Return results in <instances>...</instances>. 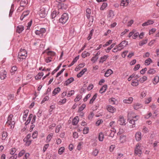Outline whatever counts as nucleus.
Masks as SVG:
<instances>
[{
	"label": "nucleus",
	"mask_w": 159,
	"mask_h": 159,
	"mask_svg": "<svg viewBox=\"0 0 159 159\" xmlns=\"http://www.w3.org/2000/svg\"><path fill=\"white\" fill-rule=\"evenodd\" d=\"M128 119L129 120L131 118H135L136 120L134 119H130L129 121V123L132 124V128L134 127H135V122L137 121L139 118L138 116L135 115L134 113L133 112H129L128 114Z\"/></svg>",
	"instance_id": "nucleus-1"
},
{
	"label": "nucleus",
	"mask_w": 159,
	"mask_h": 159,
	"mask_svg": "<svg viewBox=\"0 0 159 159\" xmlns=\"http://www.w3.org/2000/svg\"><path fill=\"white\" fill-rule=\"evenodd\" d=\"M27 52L25 49L21 48L19 52L17 57V59L19 62L22 61L25 59L27 56Z\"/></svg>",
	"instance_id": "nucleus-2"
},
{
	"label": "nucleus",
	"mask_w": 159,
	"mask_h": 159,
	"mask_svg": "<svg viewBox=\"0 0 159 159\" xmlns=\"http://www.w3.org/2000/svg\"><path fill=\"white\" fill-rule=\"evenodd\" d=\"M13 115L12 114L10 115L7 118V120L6 123V125L7 126L10 125L11 129H13L14 127L15 122L13 120Z\"/></svg>",
	"instance_id": "nucleus-3"
},
{
	"label": "nucleus",
	"mask_w": 159,
	"mask_h": 159,
	"mask_svg": "<svg viewBox=\"0 0 159 159\" xmlns=\"http://www.w3.org/2000/svg\"><path fill=\"white\" fill-rule=\"evenodd\" d=\"M141 145V144L139 143H138L136 144L134 149V154L135 155H138L139 156L142 153V151L140 149Z\"/></svg>",
	"instance_id": "nucleus-4"
},
{
	"label": "nucleus",
	"mask_w": 159,
	"mask_h": 159,
	"mask_svg": "<svg viewBox=\"0 0 159 159\" xmlns=\"http://www.w3.org/2000/svg\"><path fill=\"white\" fill-rule=\"evenodd\" d=\"M68 19V16L67 14L64 13L61 16L59 20V22L62 24H65Z\"/></svg>",
	"instance_id": "nucleus-5"
},
{
	"label": "nucleus",
	"mask_w": 159,
	"mask_h": 159,
	"mask_svg": "<svg viewBox=\"0 0 159 159\" xmlns=\"http://www.w3.org/2000/svg\"><path fill=\"white\" fill-rule=\"evenodd\" d=\"M68 6L64 3H59L57 6V8L55 9H57L58 10L60 9L66 10L68 8Z\"/></svg>",
	"instance_id": "nucleus-6"
},
{
	"label": "nucleus",
	"mask_w": 159,
	"mask_h": 159,
	"mask_svg": "<svg viewBox=\"0 0 159 159\" xmlns=\"http://www.w3.org/2000/svg\"><path fill=\"white\" fill-rule=\"evenodd\" d=\"M128 44V42L125 41H122L118 46V50H121L122 48L127 45Z\"/></svg>",
	"instance_id": "nucleus-7"
},
{
	"label": "nucleus",
	"mask_w": 159,
	"mask_h": 159,
	"mask_svg": "<svg viewBox=\"0 0 159 159\" xmlns=\"http://www.w3.org/2000/svg\"><path fill=\"white\" fill-rule=\"evenodd\" d=\"M7 72L4 69L0 71V78L2 80H4L6 77Z\"/></svg>",
	"instance_id": "nucleus-8"
},
{
	"label": "nucleus",
	"mask_w": 159,
	"mask_h": 159,
	"mask_svg": "<svg viewBox=\"0 0 159 159\" xmlns=\"http://www.w3.org/2000/svg\"><path fill=\"white\" fill-rule=\"evenodd\" d=\"M28 3V1L27 0H21L20 2V7H19V9H21V7H25L27 4ZM25 8L21 9L22 10L24 9Z\"/></svg>",
	"instance_id": "nucleus-9"
},
{
	"label": "nucleus",
	"mask_w": 159,
	"mask_h": 159,
	"mask_svg": "<svg viewBox=\"0 0 159 159\" xmlns=\"http://www.w3.org/2000/svg\"><path fill=\"white\" fill-rule=\"evenodd\" d=\"M107 109L109 112L111 113L115 112L116 111V108L111 105L107 106Z\"/></svg>",
	"instance_id": "nucleus-10"
},
{
	"label": "nucleus",
	"mask_w": 159,
	"mask_h": 159,
	"mask_svg": "<svg viewBox=\"0 0 159 159\" xmlns=\"http://www.w3.org/2000/svg\"><path fill=\"white\" fill-rule=\"evenodd\" d=\"M141 134V133L139 131L137 132L135 134V139L137 141H139L141 140L142 138Z\"/></svg>",
	"instance_id": "nucleus-11"
},
{
	"label": "nucleus",
	"mask_w": 159,
	"mask_h": 159,
	"mask_svg": "<svg viewBox=\"0 0 159 159\" xmlns=\"http://www.w3.org/2000/svg\"><path fill=\"white\" fill-rule=\"evenodd\" d=\"M24 27L23 25H20L16 27V32L20 34L24 30Z\"/></svg>",
	"instance_id": "nucleus-12"
},
{
	"label": "nucleus",
	"mask_w": 159,
	"mask_h": 159,
	"mask_svg": "<svg viewBox=\"0 0 159 159\" xmlns=\"http://www.w3.org/2000/svg\"><path fill=\"white\" fill-rule=\"evenodd\" d=\"M46 32V30L44 28H41L39 30H36L35 33L37 35H40L41 34L44 33Z\"/></svg>",
	"instance_id": "nucleus-13"
},
{
	"label": "nucleus",
	"mask_w": 159,
	"mask_h": 159,
	"mask_svg": "<svg viewBox=\"0 0 159 159\" xmlns=\"http://www.w3.org/2000/svg\"><path fill=\"white\" fill-rule=\"evenodd\" d=\"M119 123L121 125H125V120L122 116H120L118 121Z\"/></svg>",
	"instance_id": "nucleus-14"
},
{
	"label": "nucleus",
	"mask_w": 159,
	"mask_h": 159,
	"mask_svg": "<svg viewBox=\"0 0 159 159\" xmlns=\"http://www.w3.org/2000/svg\"><path fill=\"white\" fill-rule=\"evenodd\" d=\"M113 73V71L111 69H108L106 71L105 73L104 76L105 77H107Z\"/></svg>",
	"instance_id": "nucleus-15"
},
{
	"label": "nucleus",
	"mask_w": 159,
	"mask_h": 159,
	"mask_svg": "<svg viewBox=\"0 0 159 159\" xmlns=\"http://www.w3.org/2000/svg\"><path fill=\"white\" fill-rule=\"evenodd\" d=\"M74 80V79L73 77L68 79L67 80L65 81L64 83V85H68L69 84L71 83Z\"/></svg>",
	"instance_id": "nucleus-16"
},
{
	"label": "nucleus",
	"mask_w": 159,
	"mask_h": 159,
	"mask_svg": "<svg viewBox=\"0 0 159 159\" xmlns=\"http://www.w3.org/2000/svg\"><path fill=\"white\" fill-rule=\"evenodd\" d=\"M142 107V105L139 103H136L134 104V108L135 110H138V109L141 108Z\"/></svg>",
	"instance_id": "nucleus-17"
},
{
	"label": "nucleus",
	"mask_w": 159,
	"mask_h": 159,
	"mask_svg": "<svg viewBox=\"0 0 159 159\" xmlns=\"http://www.w3.org/2000/svg\"><path fill=\"white\" fill-rule=\"evenodd\" d=\"M108 57V56L106 55L101 57L99 61V63H103L105 61H106Z\"/></svg>",
	"instance_id": "nucleus-18"
},
{
	"label": "nucleus",
	"mask_w": 159,
	"mask_h": 159,
	"mask_svg": "<svg viewBox=\"0 0 159 159\" xmlns=\"http://www.w3.org/2000/svg\"><path fill=\"white\" fill-rule=\"evenodd\" d=\"M7 132L3 131L2 133V140H5L7 138Z\"/></svg>",
	"instance_id": "nucleus-19"
},
{
	"label": "nucleus",
	"mask_w": 159,
	"mask_h": 159,
	"mask_svg": "<svg viewBox=\"0 0 159 159\" xmlns=\"http://www.w3.org/2000/svg\"><path fill=\"white\" fill-rule=\"evenodd\" d=\"M133 100V99L132 97H129L127 99H125L123 101V102L125 103L130 104L131 103Z\"/></svg>",
	"instance_id": "nucleus-20"
},
{
	"label": "nucleus",
	"mask_w": 159,
	"mask_h": 159,
	"mask_svg": "<svg viewBox=\"0 0 159 159\" xmlns=\"http://www.w3.org/2000/svg\"><path fill=\"white\" fill-rule=\"evenodd\" d=\"M59 12L58 11H53L51 13V16L52 18H55L57 15H58Z\"/></svg>",
	"instance_id": "nucleus-21"
},
{
	"label": "nucleus",
	"mask_w": 159,
	"mask_h": 159,
	"mask_svg": "<svg viewBox=\"0 0 159 159\" xmlns=\"http://www.w3.org/2000/svg\"><path fill=\"white\" fill-rule=\"evenodd\" d=\"M29 13V11H24L20 17V19L21 20H23L24 18Z\"/></svg>",
	"instance_id": "nucleus-22"
},
{
	"label": "nucleus",
	"mask_w": 159,
	"mask_h": 159,
	"mask_svg": "<svg viewBox=\"0 0 159 159\" xmlns=\"http://www.w3.org/2000/svg\"><path fill=\"white\" fill-rule=\"evenodd\" d=\"M87 70L86 68H84L83 69L79 74L77 75V77L78 78L80 77Z\"/></svg>",
	"instance_id": "nucleus-23"
},
{
	"label": "nucleus",
	"mask_w": 159,
	"mask_h": 159,
	"mask_svg": "<svg viewBox=\"0 0 159 159\" xmlns=\"http://www.w3.org/2000/svg\"><path fill=\"white\" fill-rule=\"evenodd\" d=\"M29 112V110H26L24 111V115L23 116V121L26 120V118Z\"/></svg>",
	"instance_id": "nucleus-24"
},
{
	"label": "nucleus",
	"mask_w": 159,
	"mask_h": 159,
	"mask_svg": "<svg viewBox=\"0 0 159 159\" xmlns=\"http://www.w3.org/2000/svg\"><path fill=\"white\" fill-rule=\"evenodd\" d=\"M53 135V134L52 133H50L49 134L46 138V142L47 143H48L52 139Z\"/></svg>",
	"instance_id": "nucleus-25"
},
{
	"label": "nucleus",
	"mask_w": 159,
	"mask_h": 159,
	"mask_svg": "<svg viewBox=\"0 0 159 159\" xmlns=\"http://www.w3.org/2000/svg\"><path fill=\"white\" fill-rule=\"evenodd\" d=\"M107 85H104L100 89L99 91V93H102L104 92L106 90L107 88Z\"/></svg>",
	"instance_id": "nucleus-26"
},
{
	"label": "nucleus",
	"mask_w": 159,
	"mask_h": 159,
	"mask_svg": "<svg viewBox=\"0 0 159 159\" xmlns=\"http://www.w3.org/2000/svg\"><path fill=\"white\" fill-rule=\"evenodd\" d=\"M120 142L121 143H125L126 141V137L125 135H121L120 138Z\"/></svg>",
	"instance_id": "nucleus-27"
},
{
	"label": "nucleus",
	"mask_w": 159,
	"mask_h": 159,
	"mask_svg": "<svg viewBox=\"0 0 159 159\" xmlns=\"http://www.w3.org/2000/svg\"><path fill=\"white\" fill-rule=\"evenodd\" d=\"M104 138L103 134L102 132H100L98 135V139L100 141H102Z\"/></svg>",
	"instance_id": "nucleus-28"
},
{
	"label": "nucleus",
	"mask_w": 159,
	"mask_h": 159,
	"mask_svg": "<svg viewBox=\"0 0 159 159\" xmlns=\"http://www.w3.org/2000/svg\"><path fill=\"white\" fill-rule=\"evenodd\" d=\"M60 90L61 89L59 87H57L52 92V94L54 95H56L60 92Z\"/></svg>",
	"instance_id": "nucleus-29"
},
{
	"label": "nucleus",
	"mask_w": 159,
	"mask_h": 159,
	"mask_svg": "<svg viewBox=\"0 0 159 159\" xmlns=\"http://www.w3.org/2000/svg\"><path fill=\"white\" fill-rule=\"evenodd\" d=\"M159 81V77L158 76H156L153 80V83L154 84H156Z\"/></svg>",
	"instance_id": "nucleus-30"
},
{
	"label": "nucleus",
	"mask_w": 159,
	"mask_h": 159,
	"mask_svg": "<svg viewBox=\"0 0 159 159\" xmlns=\"http://www.w3.org/2000/svg\"><path fill=\"white\" fill-rule=\"evenodd\" d=\"M79 120V118L78 116H76L73 119L72 121V124L74 125H76L78 123Z\"/></svg>",
	"instance_id": "nucleus-31"
},
{
	"label": "nucleus",
	"mask_w": 159,
	"mask_h": 159,
	"mask_svg": "<svg viewBox=\"0 0 159 159\" xmlns=\"http://www.w3.org/2000/svg\"><path fill=\"white\" fill-rule=\"evenodd\" d=\"M17 70V67L16 66H12L11 70V75H13L15 71H16Z\"/></svg>",
	"instance_id": "nucleus-32"
},
{
	"label": "nucleus",
	"mask_w": 159,
	"mask_h": 159,
	"mask_svg": "<svg viewBox=\"0 0 159 159\" xmlns=\"http://www.w3.org/2000/svg\"><path fill=\"white\" fill-rule=\"evenodd\" d=\"M43 75V72L39 73L38 75L35 76V79L36 80H38L41 78L42 76Z\"/></svg>",
	"instance_id": "nucleus-33"
},
{
	"label": "nucleus",
	"mask_w": 159,
	"mask_h": 159,
	"mask_svg": "<svg viewBox=\"0 0 159 159\" xmlns=\"http://www.w3.org/2000/svg\"><path fill=\"white\" fill-rule=\"evenodd\" d=\"M132 86H136L139 85V81L137 80H134L131 83Z\"/></svg>",
	"instance_id": "nucleus-34"
},
{
	"label": "nucleus",
	"mask_w": 159,
	"mask_h": 159,
	"mask_svg": "<svg viewBox=\"0 0 159 159\" xmlns=\"http://www.w3.org/2000/svg\"><path fill=\"white\" fill-rule=\"evenodd\" d=\"M152 100V97H150L145 99L144 103L146 104H149Z\"/></svg>",
	"instance_id": "nucleus-35"
},
{
	"label": "nucleus",
	"mask_w": 159,
	"mask_h": 159,
	"mask_svg": "<svg viewBox=\"0 0 159 159\" xmlns=\"http://www.w3.org/2000/svg\"><path fill=\"white\" fill-rule=\"evenodd\" d=\"M148 41L147 39L141 41L139 43V45L140 46H142L144 44H146L147 43Z\"/></svg>",
	"instance_id": "nucleus-36"
},
{
	"label": "nucleus",
	"mask_w": 159,
	"mask_h": 159,
	"mask_svg": "<svg viewBox=\"0 0 159 159\" xmlns=\"http://www.w3.org/2000/svg\"><path fill=\"white\" fill-rule=\"evenodd\" d=\"M39 14L41 17L44 18L46 16L45 11H40Z\"/></svg>",
	"instance_id": "nucleus-37"
},
{
	"label": "nucleus",
	"mask_w": 159,
	"mask_h": 159,
	"mask_svg": "<svg viewBox=\"0 0 159 159\" xmlns=\"http://www.w3.org/2000/svg\"><path fill=\"white\" fill-rule=\"evenodd\" d=\"M152 62V59L150 58H148L145 60V64L146 65H148Z\"/></svg>",
	"instance_id": "nucleus-38"
},
{
	"label": "nucleus",
	"mask_w": 159,
	"mask_h": 159,
	"mask_svg": "<svg viewBox=\"0 0 159 159\" xmlns=\"http://www.w3.org/2000/svg\"><path fill=\"white\" fill-rule=\"evenodd\" d=\"M90 55V54L88 52H87L86 51H84L83 52L82 54V57L83 58H85V57L89 56Z\"/></svg>",
	"instance_id": "nucleus-39"
},
{
	"label": "nucleus",
	"mask_w": 159,
	"mask_h": 159,
	"mask_svg": "<svg viewBox=\"0 0 159 159\" xmlns=\"http://www.w3.org/2000/svg\"><path fill=\"white\" fill-rule=\"evenodd\" d=\"M65 151V148L64 147H61L58 150V153L59 154L61 155Z\"/></svg>",
	"instance_id": "nucleus-40"
},
{
	"label": "nucleus",
	"mask_w": 159,
	"mask_h": 159,
	"mask_svg": "<svg viewBox=\"0 0 159 159\" xmlns=\"http://www.w3.org/2000/svg\"><path fill=\"white\" fill-rule=\"evenodd\" d=\"M98 152L99 151L97 149L95 148L93 150L92 154L95 156H96L97 155Z\"/></svg>",
	"instance_id": "nucleus-41"
},
{
	"label": "nucleus",
	"mask_w": 159,
	"mask_h": 159,
	"mask_svg": "<svg viewBox=\"0 0 159 159\" xmlns=\"http://www.w3.org/2000/svg\"><path fill=\"white\" fill-rule=\"evenodd\" d=\"M128 5V2L126 0H123L120 3V5L122 6H126Z\"/></svg>",
	"instance_id": "nucleus-42"
},
{
	"label": "nucleus",
	"mask_w": 159,
	"mask_h": 159,
	"mask_svg": "<svg viewBox=\"0 0 159 159\" xmlns=\"http://www.w3.org/2000/svg\"><path fill=\"white\" fill-rule=\"evenodd\" d=\"M25 151L24 150H22L21 151H20V152L18 154V157H20L22 156L25 153Z\"/></svg>",
	"instance_id": "nucleus-43"
},
{
	"label": "nucleus",
	"mask_w": 159,
	"mask_h": 159,
	"mask_svg": "<svg viewBox=\"0 0 159 159\" xmlns=\"http://www.w3.org/2000/svg\"><path fill=\"white\" fill-rule=\"evenodd\" d=\"M97 97V94L95 93L93 96V98L91 99L90 100L89 103L90 104H92L93 103V102L96 99Z\"/></svg>",
	"instance_id": "nucleus-44"
},
{
	"label": "nucleus",
	"mask_w": 159,
	"mask_h": 159,
	"mask_svg": "<svg viewBox=\"0 0 159 159\" xmlns=\"http://www.w3.org/2000/svg\"><path fill=\"white\" fill-rule=\"evenodd\" d=\"M116 101V100L114 98H111L109 99V102L112 104H115V102Z\"/></svg>",
	"instance_id": "nucleus-45"
},
{
	"label": "nucleus",
	"mask_w": 159,
	"mask_h": 159,
	"mask_svg": "<svg viewBox=\"0 0 159 159\" xmlns=\"http://www.w3.org/2000/svg\"><path fill=\"white\" fill-rule=\"evenodd\" d=\"M61 125L59 124L58 125L57 127L55 130V132L57 133H58L60 131L61 129Z\"/></svg>",
	"instance_id": "nucleus-46"
},
{
	"label": "nucleus",
	"mask_w": 159,
	"mask_h": 159,
	"mask_svg": "<svg viewBox=\"0 0 159 159\" xmlns=\"http://www.w3.org/2000/svg\"><path fill=\"white\" fill-rule=\"evenodd\" d=\"M66 102V99L64 98L58 102L59 105H62L65 103Z\"/></svg>",
	"instance_id": "nucleus-47"
},
{
	"label": "nucleus",
	"mask_w": 159,
	"mask_h": 159,
	"mask_svg": "<svg viewBox=\"0 0 159 159\" xmlns=\"http://www.w3.org/2000/svg\"><path fill=\"white\" fill-rule=\"evenodd\" d=\"M147 79V78L146 76H143L139 79V81L141 83H143Z\"/></svg>",
	"instance_id": "nucleus-48"
},
{
	"label": "nucleus",
	"mask_w": 159,
	"mask_h": 159,
	"mask_svg": "<svg viewBox=\"0 0 159 159\" xmlns=\"http://www.w3.org/2000/svg\"><path fill=\"white\" fill-rule=\"evenodd\" d=\"M75 93V91L74 90H71L69 91L67 95V97H70L73 95Z\"/></svg>",
	"instance_id": "nucleus-49"
},
{
	"label": "nucleus",
	"mask_w": 159,
	"mask_h": 159,
	"mask_svg": "<svg viewBox=\"0 0 159 159\" xmlns=\"http://www.w3.org/2000/svg\"><path fill=\"white\" fill-rule=\"evenodd\" d=\"M107 3L105 2L103 3L101 7L100 10H104L107 7Z\"/></svg>",
	"instance_id": "nucleus-50"
},
{
	"label": "nucleus",
	"mask_w": 159,
	"mask_h": 159,
	"mask_svg": "<svg viewBox=\"0 0 159 159\" xmlns=\"http://www.w3.org/2000/svg\"><path fill=\"white\" fill-rule=\"evenodd\" d=\"M86 105L85 104H83L79 108L78 110V112H80L82 111L85 107Z\"/></svg>",
	"instance_id": "nucleus-51"
},
{
	"label": "nucleus",
	"mask_w": 159,
	"mask_h": 159,
	"mask_svg": "<svg viewBox=\"0 0 159 159\" xmlns=\"http://www.w3.org/2000/svg\"><path fill=\"white\" fill-rule=\"evenodd\" d=\"M156 70L153 68L150 69L148 70V73L150 74H155L156 73Z\"/></svg>",
	"instance_id": "nucleus-52"
},
{
	"label": "nucleus",
	"mask_w": 159,
	"mask_h": 159,
	"mask_svg": "<svg viewBox=\"0 0 159 159\" xmlns=\"http://www.w3.org/2000/svg\"><path fill=\"white\" fill-rule=\"evenodd\" d=\"M16 149L15 148H12L11 149L10 151V154L11 155H13L15 153Z\"/></svg>",
	"instance_id": "nucleus-53"
},
{
	"label": "nucleus",
	"mask_w": 159,
	"mask_h": 159,
	"mask_svg": "<svg viewBox=\"0 0 159 159\" xmlns=\"http://www.w3.org/2000/svg\"><path fill=\"white\" fill-rule=\"evenodd\" d=\"M37 135L38 131H35L33 133L32 137L33 139H35L37 138Z\"/></svg>",
	"instance_id": "nucleus-54"
},
{
	"label": "nucleus",
	"mask_w": 159,
	"mask_h": 159,
	"mask_svg": "<svg viewBox=\"0 0 159 159\" xmlns=\"http://www.w3.org/2000/svg\"><path fill=\"white\" fill-rule=\"evenodd\" d=\"M98 57H97L95 56L93 57L91 59V61L95 63L96 62L98 59Z\"/></svg>",
	"instance_id": "nucleus-55"
},
{
	"label": "nucleus",
	"mask_w": 159,
	"mask_h": 159,
	"mask_svg": "<svg viewBox=\"0 0 159 159\" xmlns=\"http://www.w3.org/2000/svg\"><path fill=\"white\" fill-rule=\"evenodd\" d=\"M82 97L80 95H78L77 96L76 98L74 99V101L77 102L79 101L81 98Z\"/></svg>",
	"instance_id": "nucleus-56"
},
{
	"label": "nucleus",
	"mask_w": 159,
	"mask_h": 159,
	"mask_svg": "<svg viewBox=\"0 0 159 159\" xmlns=\"http://www.w3.org/2000/svg\"><path fill=\"white\" fill-rule=\"evenodd\" d=\"M112 40H109L105 44H104V45H103V46L104 47H106L107 46L109 45L110 44L112 43Z\"/></svg>",
	"instance_id": "nucleus-57"
},
{
	"label": "nucleus",
	"mask_w": 159,
	"mask_h": 159,
	"mask_svg": "<svg viewBox=\"0 0 159 159\" xmlns=\"http://www.w3.org/2000/svg\"><path fill=\"white\" fill-rule=\"evenodd\" d=\"M47 54L48 56H53L55 55V53L52 51H48L47 52Z\"/></svg>",
	"instance_id": "nucleus-58"
},
{
	"label": "nucleus",
	"mask_w": 159,
	"mask_h": 159,
	"mask_svg": "<svg viewBox=\"0 0 159 159\" xmlns=\"http://www.w3.org/2000/svg\"><path fill=\"white\" fill-rule=\"evenodd\" d=\"M93 30H92L90 32V33L89 35V36L87 38V39L89 40L91 38V37L93 35Z\"/></svg>",
	"instance_id": "nucleus-59"
},
{
	"label": "nucleus",
	"mask_w": 159,
	"mask_h": 159,
	"mask_svg": "<svg viewBox=\"0 0 159 159\" xmlns=\"http://www.w3.org/2000/svg\"><path fill=\"white\" fill-rule=\"evenodd\" d=\"M142 131L145 133H147L148 132V129L146 127L143 126V128Z\"/></svg>",
	"instance_id": "nucleus-60"
},
{
	"label": "nucleus",
	"mask_w": 159,
	"mask_h": 159,
	"mask_svg": "<svg viewBox=\"0 0 159 159\" xmlns=\"http://www.w3.org/2000/svg\"><path fill=\"white\" fill-rule=\"evenodd\" d=\"M52 58L51 57H48L45 59V61L46 63H49L52 61Z\"/></svg>",
	"instance_id": "nucleus-61"
},
{
	"label": "nucleus",
	"mask_w": 159,
	"mask_h": 159,
	"mask_svg": "<svg viewBox=\"0 0 159 159\" xmlns=\"http://www.w3.org/2000/svg\"><path fill=\"white\" fill-rule=\"evenodd\" d=\"M115 148V146L114 145H111L110 147L109 150L111 152H112Z\"/></svg>",
	"instance_id": "nucleus-62"
},
{
	"label": "nucleus",
	"mask_w": 159,
	"mask_h": 159,
	"mask_svg": "<svg viewBox=\"0 0 159 159\" xmlns=\"http://www.w3.org/2000/svg\"><path fill=\"white\" fill-rule=\"evenodd\" d=\"M94 115V114L93 113V112H90V114L88 116V118L89 119V120H91L93 118V116Z\"/></svg>",
	"instance_id": "nucleus-63"
},
{
	"label": "nucleus",
	"mask_w": 159,
	"mask_h": 159,
	"mask_svg": "<svg viewBox=\"0 0 159 159\" xmlns=\"http://www.w3.org/2000/svg\"><path fill=\"white\" fill-rule=\"evenodd\" d=\"M152 16L154 18H157L159 16V11L158 12L157 11L154 12Z\"/></svg>",
	"instance_id": "nucleus-64"
}]
</instances>
